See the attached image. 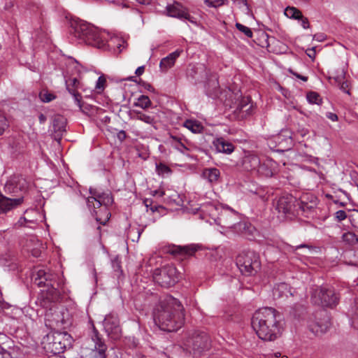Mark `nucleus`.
Listing matches in <instances>:
<instances>
[{
    "mask_svg": "<svg viewBox=\"0 0 358 358\" xmlns=\"http://www.w3.org/2000/svg\"><path fill=\"white\" fill-rule=\"evenodd\" d=\"M186 349L194 354H200L202 351L208 350L210 341L207 334L202 331H195L189 336L184 343Z\"/></svg>",
    "mask_w": 358,
    "mask_h": 358,
    "instance_id": "nucleus-10",
    "label": "nucleus"
},
{
    "mask_svg": "<svg viewBox=\"0 0 358 358\" xmlns=\"http://www.w3.org/2000/svg\"><path fill=\"white\" fill-rule=\"evenodd\" d=\"M41 100L44 103H48L56 99V96L48 91L41 92L39 94Z\"/></svg>",
    "mask_w": 358,
    "mask_h": 358,
    "instance_id": "nucleus-40",
    "label": "nucleus"
},
{
    "mask_svg": "<svg viewBox=\"0 0 358 358\" xmlns=\"http://www.w3.org/2000/svg\"><path fill=\"white\" fill-rule=\"evenodd\" d=\"M0 358H11V356L9 352L0 347Z\"/></svg>",
    "mask_w": 358,
    "mask_h": 358,
    "instance_id": "nucleus-54",
    "label": "nucleus"
},
{
    "mask_svg": "<svg viewBox=\"0 0 358 358\" xmlns=\"http://www.w3.org/2000/svg\"><path fill=\"white\" fill-rule=\"evenodd\" d=\"M320 304L322 306L333 308L339 301V296L334 288L331 287H322L318 293Z\"/></svg>",
    "mask_w": 358,
    "mask_h": 358,
    "instance_id": "nucleus-15",
    "label": "nucleus"
},
{
    "mask_svg": "<svg viewBox=\"0 0 358 358\" xmlns=\"http://www.w3.org/2000/svg\"><path fill=\"white\" fill-rule=\"evenodd\" d=\"M71 27L72 34L83 43L97 48H105L106 41L96 27L80 20L72 22Z\"/></svg>",
    "mask_w": 358,
    "mask_h": 358,
    "instance_id": "nucleus-4",
    "label": "nucleus"
},
{
    "mask_svg": "<svg viewBox=\"0 0 358 358\" xmlns=\"http://www.w3.org/2000/svg\"><path fill=\"white\" fill-rule=\"evenodd\" d=\"M274 142L281 148H288L292 144V138L287 131H282L274 137Z\"/></svg>",
    "mask_w": 358,
    "mask_h": 358,
    "instance_id": "nucleus-30",
    "label": "nucleus"
},
{
    "mask_svg": "<svg viewBox=\"0 0 358 358\" xmlns=\"http://www.w3.org/2000/svg\"><path fill=\"white\" fill-rule=\"evenodd\" d=\"M182 52V50L178 49L168 55L166 57L162 59L159 63V68L161 71L166 72L169 69L173 67L176 63V59L180 56Z\"/></svg>",
    "mask_w": 358,
    "mask_h": 358,
    "instance_id": "nucleus-26",
    "label": "nucleus"
},
{
    "mask_svg": "<svg viewBox=\"0 0 358 358\" xmlns=\"http://www.w3.org/2000/svg\"><path fill=\"white\" fill-rule=\"evenodd\" d=\"M153 278L162 287H170L178 281V274L174 266L166 265L161 268L155 269Z\"/></svg>",
    "mask_w": 358,
    "mask_h": 358,
    "instance_id": "nucleus-9",
    "label": "nucleus"
},
{
    "mask_svg": "<svg viewBox=\"0 0 358 358\" xmlns=\"http://www.w3.org/2000/svg\"><path fill=\"white\" fill-rule=\"evenodd\" d=\"M90 192L92 196L87 199V206L96 220L104 225L110 216L107 205L113 202L112 196L110 194H97L92 189Z\"/></svg>",
    "mask_w": 358,
    "mask_h": 358,
    "instance_id": "nucleus-5",
    "label": "nucleus"
},
{
    "mask_svg": "<svg viewBox=\"0 0 358 358\" xmlns=\"http://www.w3.org/2000/svg\"><path fill=\"white\" fill-rule=\"evenodd\" d=\"M186 76L187 79L194 84L201 83L203 79H206L205 85L206 94L213 99L217 96L219 83L217 75L208 69L205 65H189Z\"/></svg>",
    "mask_w": 358,
    "mask_h": 358,
    "instance_id": "nucleus-3",
    "label": "nucleus"
},
{
    "mask_svg": "<svg viewBox=\"0 0 358 358\" xmlns=\"http://www.w3.org/2000/svg\"><path fill=\"white\" fill-rule=\"evenodd\" d=\"M306 55L312 59H315L316 55L315 48H308L306 51Z\"/></svg>",
    "mask_w": 358,
    "mask_h": 358,
    "instance_id": "nucleus-53",
    "label": "nucleus"
},
{
    "mask_svg": "<svg viewBox=\"0 0 358 358\" xmlns=\"http://www.w3.org/2000/svg\"><path fill=\"white\" fill-rule=\"evenodd\" d=\"M299 10V9L295 7L287 6L285 10L284 14L287 17L294 20V17H296V15H298Z\"/></svg>",
    "mask_w": 358,
    "mask_h": 358,
    "instance_id": "nucleus-43",
    "label": "nucleus"
},
{
    "mask_svg": "<svg viewBox=\"0 0 358 358\" xmlns=\"http://www.w3.org/2000/svg\"><path fill=\"white\" fill-rule=\"evenodd\" d=\"M303 17V15L302 14L301 11L299 10L298 15H296V17H294V20L301 21V20Z\"/></svg>",
    "mask_w": 358,
    "mask_h": 358,
    "instance_id": "nucleus-64",
    "label": "nucleus"
},
{
    "mask_svg": "<svg viewBox=\"0 0 358 358\" xmlns=\"http://www.w3.org/2000/svg\"><path fill=\"white\" fill-rule=\"evenodd\" d=\"M41 243L39 241H37L36 243V247L33 248H28L27 250L30 251L34 257H38L41 253Z\"/></svg>",
    "mask_w": 358,
    "mask_h": 358,
    "instance_id": "nucleus-45",
    "label": "nucleus"
},
{
    "mask_svg": "<svg viewBox=\"0 0 358 358\" xmlns=\"http://www.w3.org/2000/svg\"><path fill=\"white\" fill-rule=\"evenodd\" d=\"M280 315L273 308L264 307L256 310L251 325L258 337L264 341H274L281 334Z\"/></svg>",
    "mask_w": 358,
    "mask_h": 358,
    "instance_id": "nucleus-2",
    "label": "nucleus"
},
{
    "mask_svg": "<svg viewBox=\"0 0 358 358\" xmlns=\"http://www.w3.org/2000/svg\"><path fill=\"white\" fill-rule=\"evenodd\" d=\"M52 121L55 138L60 140L66 132V119L63 115L56 114L52 116Z\"/></svg>",
    "mask_w": 358,
    "mask_h": 358,
    "instance_id": "nucleus-22",
    "label": "nucleus"
},
{
    "mask_svg": "<svg viewBox=\"0 0 358 358\" xmlns=\"http://www.w3.org/2000/svg\"><path fill=\"white\" fill-rule=\"evenodd\" d=\"M184 127L194 134L201 133L203 129V126L199 122L192 120H187L184 122Z\"/></svg>",
    "mask_w": 358,
    "mask_h": 358,
    "instance_id": "nucleus-33",
    "label": "nucleus"
},
{
    "mask_svg": "<svg viewBox=\"0 0 358 358\" xmlns=\"http://www.w3.org/2000/svg\"><path fill=\"white\" fill-rule=\"evenodd\" d=\"M166 10L167 15L169 17L180 20L185 19L192 23L195 22L194 17L189 15L187 9L178 2L168 5Z\"/></svg>",
    "mask_w": 358,
    "mask_h": 358,
    "instance_id": "nucleus-16",
    "label": "nucleus"
},
{
    "mask_svg": "<svg viewBox=\"0 0 358 358\" xmlns=\"http://www.w3.org/2000/svg\"><path fill=\"white\" fill-rule=\"evenodd\" d=\"M235 26L238 31L243 33L247 37H248V38L252 37L253 34H252V31L250 28H249L239 22H236Z\"/></svg>",
    "mask_w": 358,
    "mask_h": 358,
    "instance_id": "nucleus-42",
    "label": "nucleus"
},
{
    "mask_svg": "<svg viewBox=\"0 0 358 358\" xmlns=\"http://www.w3.org/2000/svg\"><path fill=\"white\" fill-rule=\"evenodd\" d=\"M342 240L343 242L350 245H354L358 242V238L356 234L349 231L343 234Z\"/></svg>",
    "mask_w": 358,
    "mask_h": 358,
    "instance_id": "nucleus-36",
    "label": "nucleus"
},
{
    "mask_svg": "<svg viewBox=\"0 0 358 358\" xmlns=\"http://www.w3.org/2000/svg\"><path fill=\"white\" fill-rule=\"evenodd\" d=\"M277 163L274 160L270 158L266 159L260 162V166H258L255 175L272 177L277 171Z\"/></svg>",
    "mask_w": 358,
    "mask_h": 358,
    "instance_id": "nucleus-21",
    "label": "nucleus"
},
{
    "mask_svg": "<svg viewBox=\"0 0 358 358\" xmlns=\"http://www.w3.org/2000/svg\"><path fill=\"white\" fill-rule=\"evenodd\" d=\"M28 189V182L21 176L10 178L3 187L4 193L12 198L24 196Z\"/></svg>",
    "mask_w": 358,
    "mask_h": 358,
    "instance_id": "nucleus-11",
    "label": "nucleus"
},
{
    "mask_svg": "<svg viewBox=\"0 0 358 358\" xmlns=\"http://www.w3.org/2000/svg\"><path fill=\"white\" fill-rule=\"evenodd\" d=\"M273 295L275 299L293 296L289 285L285 282L276 284L273 289Z\"/></svg>",
    "mask_w": 358,
    "mask_h": 358,
    "instance_id": "nucleus-28",
    "label": "nucleus"
},
{
    "mask_svg": "<svg viewBox=\"0 0 358 358\" xmlns=\"http://www.w3.org/2000/svg\"><path fill=\"white\" fill-rule=\"evenodd\" d=\"M289 248H290L289 251H294V250H299L300 248H309V247H308V245L301 244V245H297L296 247L290 246Z\"/></svg>",
    "mask_w": 358,
    "mask_h": 358,
    "instance_id": "nucleus-60",
    "label": "nucleus"
},
{
    "mask_svg": "<svg viewBox=\"0 0 358 358\" xmlns=\"http://www.w3.org/2000/svg\"><path fill=\"white\" fill-rule=\"evenodd\" d=\"M143 231L139 227H134L129 231L128 236L131 237L132 241H138Z\"/></svg>",
    "mask_w": 358,
    "mask_h": 358,
    "instance_id": "nucleus-39",
    "label": "nucleus"
},
{
    "mask_svg": "<svg viewBox=\"0 0 358 358\" xmlns=\"http://www.w3.org/2000/svg\"><path fill=\"white\" fill-rule=\"evenodd\" d=\"M349 84L347 81L343 82L340 85V89L345 93L350 94V90H348Z\"/></svg>",
    "mask_w": 358,
    "mask_h": 358,
    "instance_id": "nucleus-52",
    "label": "nucleus"
},
{
    "mask_svg": "<svg viewBox=\"0 0 358 358\" xmlns=\"http://www.w3.org/2000/svg\"><path fill=\"white\" fill-rule=\"evenodd\" d=\"M152 102L150 98L145 95H141L137 101L134 103L135 106L140 107L143 109H147L151 106Z\"/></svg>",
    "mask_w": 358,
    "mask_h": 358,
    "instance_id": "nucleus-35",
    "label": "nucleus"
},
{
    "mask_svg": "<svg viewBox=\"0 0 358 358\" xmlns=\"http://www.w3.org/2000/svg\"><path fill=\"white\" fill-rule=\"evenodd\" d=\"M143 203L145 204V207L146 208H150V210L152 211V212H155L157 208L156 207H153L152 206V200L151 199H145L144 201H143Z\"/></svg>",
    "mask_w": 358,
    "mask_h": 358,
    "instance_id": "nucleus-51",
    "label": "nucleus"
},
{
    "mask_svg": "<svg viewBox=\"0 0 358 358\" xmlns=\"http://www.w3.org/2000/svg\"><path fill=\"white\" fill-rule=\"evenodd\" d=\"M260 162L259 156L254 153L248 152L242 158L241 167L244 171L255 174L258 166H260Z\"/></svg>",
    "mask_w": 358,
    "mask_h": 358,
    "instance_id": "nucleus-20",
    "label": "nucleus"
},
{
    "mask_svg": "<svg viewBox=\"0 0 358 358\" xmlns=\"http://www.w3.org/2000/svg\"><path fill=\"white\" fill-rule=\"evenodd\" d=\"M335 220L338 222H341L348 217L347 213L345 210H339L334 214Z\"/></svg>",
    "mask_w": 358,
    "mask_h": 358,
    "instance_id": "nucleus-47",
    "label": "nucleus"
},
{
    "mask_svg": "<svg viewBox=\"0 0 358 358\" xmlns=\"http://www.w3.org/2000/svg\"><path fill=\"white\" fill-rule=\"evenodd\" d=\"M252 103H250V98H243L237 106L236 110L243 113L242 116L250 115L252 109Z\"/></svg>",
    "mask_w": 358,
    "mask_h": 358,
    "instance_id": "nucleus-31",
    "label": "nucleus"
},
{
    "mask_svg": "<svg viewBox=\"0 0 358 358\" xmlns=\"http://www.w3.org/2000/svg\"><path fill=\"white\" fill-rule=\"evenodd\" d=\"M46 291V297L50 301H55L58 299L59 293L58 290L55 287V285L52 287H47Z\"/></svg>",
    "mask_w": 358,
    "mask_h": 358,
    "instance_id": "nucleus-37",
    "label": "nucleus"
},
{
    "mask_svg": "<svg viewBox=\"0 0 358 358\" xmlns=\"http://www.w3.org/2000/svg\"><path fill=\"white\" fill-rule=\"evenodd\" d=\"M156 172L159 176H164L165 175L170 174L171 169L164 163L156 164Z\"/></svg>",
    "mask_w": 358,
    "mask_h": 358,
    "instance_id": "nucleus-38",
    "label": "nucleus"
},
{
    "mask_svg": "<svg viewBox=\"0 0 358 358\" xmlns=\"http://www.w3.org/2000/svg\"><path fill=\"white\" fill-rule=\"evenodd\" d=\"M329 326L330 323L327 320L324 322H310L308 324L310 331L316 336L326 332Z\"/></svg>",
    "mask_w": 358,
    "mask_h": 358,
    "instance_id": "nucleus-29",
    "label": "nucleus"
},
{
    "mask_svg": "<svg viewBox=\"0 0 358 358\" xmlns=\"http://www.w3.org/2000/svg\"><path fill=\"white\" fill-rule=\"evenodd\" d=\"M121 262L120 260V259L117 257L115 258H114L113 260H112V266H113V268L114 269V271H121Z\"/></svg>",
    "mask_w": 358,
    "mask_h": 358,
    "instance_id": "nucleus-49",
    "label": "nucleus"
},
{
    "mask_svg": "<svg viewBox=\"0 0 358 358\" xmlns=\"http://www.w3.org/2000/svg\"><path fill=\"white\" fill-rule=\"evenodd\" d=\"M103 328L108 336L113 340H117L121 336L120 320L116 313H111L106 315L103 322Z\"/></svg>",
    "mask_w": 358,
    "mask_h": 358,
    "instance_id": "nucleus-13",
    "label": "nucleus"
},
{
    "mask_svg": "<svg viewBox=\"0 0 358 358\" xmlns=\"http://www.w3.org/2000/svg\"><path fill=\"white\" fill-rule=\"evenodd\" d=\"M145 67L143 66H139L136 69L135 73L137 76H141L144 73Z\"/></svg>",
    "mask_w": 358,
    "mask_h": 358,
    "instance_id": "nucleus-62",
    "label": "nucleus"
},
{
    "mask_svg": "<svg viewBox=\"0 0 358 358\" xmlns=\"http://www.w3.org/2000/svg\"><path fill=\"white\" fill-rule=\"evenodd\" d=\"M24 202V196L12 198L3 195L0 192V214H6L8 212L20 206Z\"/></svg>",
    "mask_w": 358,
    "mask_h": 358,
    "instance_id": "nucleus-17",
    "label": "nucleus"
},
{
    "mask_svg": "<svg viewBox=\"0 0 358 358\" xmlns=\"http://www.w3.org/2000/svg\"><path fill=\"white\" fill-rule=\"evenodd\" d=\"M220 224L227 229L236 228V224L242 225L241 223V215L234 210L227 208L221 213L219 217Z\"/></svg>",
    "mask_w": 358,
    "mask_h": 358,
    "instance_id": "nucleus-14",
    "label": "nucleus"
},
{
    "mask_svg": "<svg viewBox=\"0 0 358 358\" xmlns=\"http://www.w3.org/2000/svg\"><path fill=\"white\" fill-rule=\"evenodd\" d=\"M201 177L210 185H217L221 180L220 171L217 168H205L202 171Z\"/></svg>",
    "mask_w": 358,
    "mask_h": 358,
    "instance_id": "nucleus-25",
    "label": "nucleus"
},
{
    "mask_svg": "<svg viewBox=\"0 0 358 358\" xmlns=\"http://www.w3.org/2000/svg\"><path fill=\"white\" fill-rule=\"evenodd\" d=\"M91 339L94 343V350L96 352L95 357L96 358H107L106 352L108 349V346L105 343L102 336L94 327H93Z\"/></svg>",
    "mask_w": 358,
    "mask_h": 358,
    "instance_id": "nucleus-19",
    "label": "nucleus"
},
{
    "mask_svg": "<svg viewBox=\"0 0 358 358\" xmlns=\"http://www.w3.org/2000/svg\"><path fill=\"white\" fill-rule=\"evenodd\" d=\"M57 275L50 269L37 266L32 273V280L34 284L41 287H49L55 285Z\"/></svg>",
    "mask_w": 358,
    "mask_h": 358,
    "instance_id": "nucleus-12",
    "label": "nucleus"
},
{
    "mask_svg": "<svg viewBox=\"0 0 358 358\" xmlns=\"http://www.w3.org/2000/svg\"><path fill=\"white\" fill-rule=\"evenodd\" d=\"M289 71L292 73L294 76H295L296 78L302 80L303 81L306 82L308 80V77L301 76L297 73L294 72L292 70L289 69Z\"/></svg>",
    "mask_w": 358,
    "mask_h": 358,
    "instance_id": "nucleus-56",
    "label": "nucleus"
},
{
    "mask_svg": "<svg viewBox=\"0 0 358 358\" xmlns=\"http://www.w3.org/2000/svg\"><path fill=\"white\" fill-rule=\"evenodd\" d=\"M213 144L217 152H222L226 155L231 154L235 149V146L233 143L226 141L222 137L214 140Z\"/></svg>",
    "mask_w": 358,
    "mask_h": 358,
    "instance_id": "nucleus-27",
    "label": "nucleus"
},
{
    "mask_svg": "<svg viewBox=\"0 0 358 358\" xmlns=\"http://www.w3.org/2000/svg\"><path fill=\"white\" fill-rule=\"evenodd\" d=\"M171 139L172 141V146L180 152L185 155L186 154V152L189 150V148L182 142V138L176 136H171Z\"/></svg>",
    "mask_w": 358,
    "mask_h": 358,
    "instance_id": "nucleus-32",
    "label": "nucleus"
},
{
    "mask_svg": "<svg viewBox=\"0 0 358 358\" xmlns=\"http://www.w3.org/2000/svg\"><path fill=\"white\" fill-rule=\"evenodd\" d=\"M204 3L206 6H208V7H214V8H216L217 7V5L215 3V1H212V0H205L204 1Z\"/></svg>",
    "mask_w": 358,
    "mask_h": 358,
    "instance_id": "nucleus-61",
    "label": "nucleus"
},
{
    "mask_svg": "<svg viewBox=\"0 0 358 358\" xmlns=\"http://www.w3.org/2000/svg\"><path fill=\"white\" fill-rule=\"evenodd\" d=\"M80 82L76 78H70L66 80V87L67 91L73 96L75 102L78 106L81 108V94L77 91L79 88Z\"/></svg>",
    "mask_w": 358,
    "mask_h": 358,
    "instance_id": "nucleus-24",
    "label": "nucleus"
},
{
    "mask_svg": "<svg viewBox=\"0 0 358 358\" xmlns=\"http://www.w3.org/2000/svg\"><path fill=\"white\" fill-rule=\"evenodd\" d=\"M72 343V336L66 331L51 332L42 341L45 352L52 355L63 353L66 349L71 348Z\"/></svg>",
    "mask_w": 358,
    "mask_h": 358,
    "instance_id": "nucleus-6",
    "label": "nucleus"
},
{
    "mask_svg": "<svg viewBox=\"0 0 358 358\" xmlns=\"http://www.w3.org/2000/svg\"><path fill=\"white\" fill-rule=\"evenodd\" d=\"M236 266L243 275H253L261 266L259 255L254 250H243L236 257Z\"/></svg>",
    "mask_w": 358,
    "mask_h": 358,
    "instance_id": "nucleus-7",
    "label": "nucleus"
},
{
    "mask_svg": "<svg viewBox=\"0 0 358 358\" xmlns=\"http://www.w3.org/2000/svg\"><path fill=\"white\" fill-rule=\"evenodd\" d=\"M351 224L358 229V210H353L348 216Z\"/></svg>",
    "mask_w": 358,
    "mask_h": 358,
    "instance_id": "nucleus-44",
    "label": "nucleus"
},
{
    "mask_svg": "<svg viewBox=\"0 0 358 358\" xmlns=\"http://www.w3.org/2000/svg\"><path fill=\"white\" fill-rule=\"evenodd\" d=\"M38 120L41 124H44L47 120V117L45 115L41 113L38 115Z\"/></svg>",
    "mask_w": 358,
    "mask_h": 358,
    "instance_id": "nucleus-63",
    "label": "nucleus"
},
{
    "mask_svg": "<svg viewBox=\"0 0 358 358\" xmlns=\"http://www.w3.org/2000/svg\"><path fill=\"white\" fill-rule=\"evenodd\" d=\"M8 127L7 120L5 116L0 115V136L2 135L5 129Z\"/></svg>",
    "mask_w": 358,
    "mask_h": 358,
    "instance_id": "nucleus-48",
    "label": "nucleus"
},
{
    "mask_svg": "<svg viewBox=\"0 0 358 358\" xmlns=\"http://www.w3.org/2000/svg\"><path fill=\"white\" fill-rule=\"evenodd\" d=\"M165 194L164 193V191L163 190H154V191H152V195L155 196H159V197H162Z\"/></svg>",
    "mask_w": 358,
    "mask_h": 358,
    "instance_id": "nucleus-57",
    "label": "nucleus"
},
{
    "mask_svg": "<svg viewBox=\"0 0 358 358\" xmlns=\"http://www.w3.org/2000/svg\"><path fill=\"white\" fill-rule=\"evenodd\" d=\"M297 200L290 194L283 195L273 202V207L282 217L292 218L298 215Z\"/></svg>",
    "mask_w": 358,
    "mask_h": 358,
    "instance_id": "nucleus-8",
    "label": "nucleus"
},
{
    "mask_svg": "<svg viewBox=\"0 0 358 358\" xmlns=\"http://www.w3.org/2000/svg\"><path fill=\"white\" fill-rule=\"evenodd\" d=\"M306 98L310 103L320 104L321 101L319 94L315 92H309L307 94Z\"/></svg>",
    "mask_w": 358,
    "mask_h": 358,
    "instance_id": "nucleus-41",
    "label": "nucleus"
},
{
    "mask_svg": "<svg viewBox=\"0 0 358 358\" xmlns=\"http://www.w3.org/2000/svg\"><path fill=\"white\" fill-rule=\"evenodd\" d=\"M352 325L354 327V328L358 329V306L357 312L354 314V315L352 317Z\"/></svg>",
    "mask_w": 358,
    "mask_h": 358,
    "instance_id": "nucleus-50",
    "label": "nucleus"
},
{
    "mask_svg": "<svg viewBox=\"0 0 358 358\" xmlns=\"http://www.w3.org/2000/svg\"><path fill=\"white\" fill-rule=\"evenodd\" d=\"M317 206L316 198H312V199L308 202L306 201V197L303 196L300 201H297L296 208L298 209V215L299 212L305 217H310L313 214L315 207Z\"/></svg>",
    "mask_w": 358,
    "mask_h": 358,
    "instance_id": "nucleus-23",
    "label": "nucleus"
},
{
    "mask_svg": "<svg viewBox=\"0 0 358 358\" xmlns=\"http://www.w3.org/2000/svg\"><path fill=\"white\" fill-rule=\"evenodd\" d=\"M327 117L330 119L331 120L335 122V121H337L338 120V116L335 113H327Z\"/></svg>",
    "mask_w": 358,
    "mask_h": 358,
    "instance_id": "nucleus-58",
    "label": "nucleus"
},
{
    "mask_svg": "<svg viewBox=\"0 0 358 358\" xmlns=\"http://www.w3.org/2000/svg\"><path fill=\"white\" fill-rule=\"evenodd\" d=\"M133 119L143 121L149 124H153L155 123V119L153 117L143 113L141 111L134 110Z\"/></svg>",
    "mask_w": 358,
    "mask_h": 358,
    "instance_id": "nucleus-34",
    "label": "nucleus"
},
{
    "mask_svg": "<svg viewBox=\"0 0 358 358\" xmlns=\"http://www.w3.org/2000/svg\"><path fill=\"white\" fill-rule=\"evenodd\" d=\"M301 25L303 29H308L310 27V23L308 19L306 17H304L301 20Z\"/></svg>",
    "mask_w": 358,
    "mask_h": 358,
    "instance_id": "nucleus-55",
    "label": "nucleus"
},
{
    "mask_svg": "<svg viewBox=\"0 0 358 358\" xmlns=\"http://www.w3.org/2000/svg\"><path fill=\"white\" fill-rule=\"evenodd\" d=\"M126 133L123 130H121L120 131H119V133L117 134V138L120 141H123L125 138H126Z\"/></svg>",
    "mask_w": 358,
    "mask_h": 358,
    "instance_id": "nucleus-59",
    "label": "nucleus"
},
{
    "mask_svg": "<svg viewBox=\"0 0 358 358\" xmlns=\"http://www.w3.org/2000/svg\"><path fill=\"white\" fill-rule=\"evenodd\" d=\"M184 311L180 301L169 296L161 301L155 308L154 321L162 330L175 331L184 324Z\"/></svg>",
    "mask_w": 358,
    "mask_h": 358,
    "instance_id": "nucleus-1",
    "label": "nucleus"
},
{
    "mask_svg": "<svg viewBox=\"0 0 358 358\" xmlns=\"http://www.w3.org/2000/svg\"><path fill=\"white\" fill-rule=\"evenodd\" d=\"M200 248L201 246L197 244H189L184 246L173 245L168 247L167 252L175 256L187 257L193 256Z\"/></svg>",
    "mask_w": 358,
    "mask_h": 358,
    "instance_id": "nucleus-18",
    "label": "nucleus"
},
{
    "mask_svg": "<svg viewBox=\"0 0 358 358\" xmlns=\"http://www.w3.org/2000/svg\"><path fill=\"white\" fill-rule=\"evenodd\" d=\"M106 83V79L103 76L99 77L96 83L95 88L99 92H101L104 89V85Z\"/></svg>",
    "mask_w": 358,
    "mask_h": 358,
    "instance_id": "nucleus-46",
    "label": "nucleus"
}]
</instances>
